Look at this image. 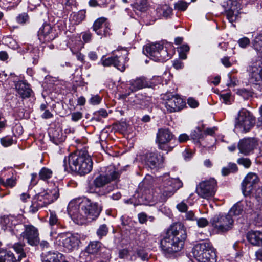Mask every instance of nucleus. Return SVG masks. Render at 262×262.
Here are the masks:
<instances>
[{
  "label": "nucleus",
  "instance_id": "obj_1",
  "mask_svg": "<svg viewBox=\"0 0 262 262\" xmlns=\"http://www.w3.org/2000/svg\"><path fill=\"white\" fill-rule=\"evenodd\" d=\"M187 238L186 230L183 224L176 223L167 230L161 241V247L165 252L173 253L181 251Z\"/></svg>",
  "mask_w": 262,
  "mask_h": 262
},
{
  "label": "nucleus",
  "instance_id": "obj_2",
  "mask_svg": "<svg viewBox=\"0 0 262 262\" xmlns=\"http://www.w3.org/2000/svg\"><path fill=\"white\" fill-rule=\"evenodd\" d=\"M63 166L65 171H68L69 168L80 175H84L92 170L93 162L87 152L78 151L65 157Z\"/></svg>",
  "mask_w": 262,
  "mask_h": 262
},
{
  "label": "nucleus",
  "instance_id": "obj_3",
  "mask_svg": "<svg viewBox=\"0 0 262 262\" xmlns=\"http://www.w3.org/2000/svg\"><path fill=\"white\" fill-rule=\"evenodd\" d=\"M194 257L199 262H216V255L210 243L203 242L194 246L192 249Z\"/></svg>",
  "mask_w": 262,
  "mask_h": 262
},
{
  "label": "nucleus",
  "instance_id": "obj_4",
  "mask_svg": "<svg viewBox=\"0 0 262 262\" xmlns=\"http://www.w3.org/2000/svg\"><path fill=\"white\" fill-rule=\"evenodd\" d=\"M101 211V207L98 203H92L88 199H83L81 205L80 220L82 222L85 220L88 221L95 220L99 215Z\"/></svg>",
  "mask_w": 262,
  "mask_h": 262
},
{
  "label": "nucleus",
  "instance_id": "obj_5",
  "mask_svg": "<svg viewBox=\"0 0 262 262\" xmlns=\"http://www.w3.org/2000/svg\"><path fill=\"white\" fill-rule=\"evenodd\" d=\"M255 123V117L247 110L242 109L236 118L235 127L241 132H247L251 129Z\"/></svg>",
  "mask_w": 262,
  "mask_h": 262
},
{
  "label": "nucleus",
  "instance_id": "obj_6",
  "mask_svg": "<svg viewBox=\"0 0 262 262\" xmlns=\"http://www.w3.org/2000/svg\"><path fill=\"white\" fill-rule=\"evenodd\" d=\"M183 183L179 179L169 178L165 176L162 185L160 187V193L162 194V201L170 197L180 188L182 187Z\"/></svg>",
  "mask_w": 262,
  "mask_h": 262
},
{
  "label": "nucleus",
  "instance_id": "obj_7",
  "mask_svg": "<svg viewBox=\"0 0 262 262\" xmlns=\"http://www.w3.org/2000/svg\"><path fill=\"white\" fill-rule=\"evenodd\" d=\"M144 53L155 61H164L168 59L167 51L162 45L155 43L147 45L143 49Z\"/></svg>",
  "mask_w": 262,
  "mask_h": 262
},
{
  "label": "nucleus",
  "instance_id": "obj_8",
  "mask_svg": "<svg viewBox=\"0 0 262 262\" xmlns=\"http://www.w3.org/2000/svg\"><path fill=\"white\" fill-rule=\"evenodd\" d=\"M210 222L218 232L224 233L232 228L234 220L227 214L225 215H215L211 220Z\"/></svg>",
  "mask_w": 262,
  "mask_h": 262
},
{
  "label": "nucleus",
  "instance_id": "obj_9",
  "mask_svg": "<svg viewBox=\"0 0 262 262\" xmlns=\"http://www.w3.org/2000/svg\"><path fill=\"white\" fill-rule=\"evenodd\" d=\"M173 135L167 128H160L156 135V142L158 144V148L168 152L172 150L173 146L169 145L172 139Z\"/></svg>",
  "mask_w": 262,
  "mask_h": 262
},
{
  "label": "nucleus",
  "instance_id": "obj_10",
  "mask_svg": "<svg viewBox=\"0 0 262 262\" xmlns=\"http://www.w3.org/2000/svg\"><path fill=\"white\" fill-rule=\"evenodd\" d=\"M216 182L214 179L201 182L196 187V192L201 198L209 199L213 197L216 190Z\"/></svg>",
  "mask_w": 262,
  "mask_h": 262
},
{
  "label": "nucleus",
  "instance_id": "obj_11",
  "mask_svg": "<svg viewBox=\"0 0 262 262\" xmlns=\"http://www.w3.org/2000/svg\"><path fill=\"white\" fill-rule=\"evenodd\" d=\"M24 231L20 234V237L27 240L31 246H37L39 243V232L37 228L30 224L24 225Z\"/></svg>",
  "mask_w": 262,
  "mask_h": 262
},
{
  "label": "nucleus",
  "instance_id": "obj_12",
  "mask_svg": "<svg viewBox=\"0 0 262 262\" xmlns=\"http://www.w3.org/2000/svg\"><path fill=\"white\" fill-rule=\"evenodd\" d=\"M259 181L258 176L254 173L250 172L246 176L242 182V192L245 196L252 194Z\"/></svg>",
  "mask_w": 262,
  "mask_h": 262
},
{
  "label": "nucleus",
  "instance_id": "obj_13",
  "mask_svg": "<svg viewBox=\"0 0 262 262\" xmlns=\"http://www.w3.org/2000/svg\"><path fill=\"white\" fill-rule=\"evenodd\" d=\"M56 242L59 245L71 251L78 247L80 241L75 236L67 233H61L56 237Z\"/></svg>",
  "mask_w": 262,
  "mask_h": 262
},
{
  "label": "nucleus",
  "instance_id": "obj_14",
  "mask_svg": "<svg viewBox=\"0 0 262 262\" xmlns=\"http://www.w3.org/2000/svg\"><path fill=\"white\" fill-rule=\"evenodd\" d=\"M120 173L115 170L110 171L108 173L100 174L93 181V184L96 188H101L118 179Z\"/></svg>",
  "mask_w": 262,
  "mask_h": 262
},
{
  "label": "nucleus",
  "instance_id": "obj_15",
  "mask_svg": "<svg viewBox=\"0 0 262 262\" xmlns=\"http://www.w3.org/2000/svg\"><path fill=\"white\" fill-rule=\"evenodd\" d=\"M185 102L178 95H171L167 96L165 102V107L169 113L175 112L182 109Z\"/></svg>",
  "mask_w": 262,
  "mask_h": 262
},
{
  "label": "nucleus",
  "instance_id": "obj_16",
  "mask_svg": "<svg viewBox=\"0 0 262 262\" xmlns=\"http://www.w3.org/2000/svg\"><path fill=\"white\" fill-rule=\"evenodd\" d=\"M39 40L45 43L54 40L57 36L56 31L49 24H45L38 32Z\"/></svg>",
  "mask_w": 262,
  "mask_h": 262
},
{
  "label": "nucleus",
  "instance_id": "obj_17",
  "mask_svg": "<svg viewBox=\"0 0 262 262\" xmlns=\"http://www.w3.org/2000/svg\"><path fill=\"white\" fill-rule=\"evenodd\" d=\"M146 164L151 168L159 167L163 163V156L157 152L147 153L145 156Z\"/></svg>",
  "mask_w": 262,
  "mask_h": 262
},
{
  "label": "nucleus",
  "instance_id": "obj_18",
  "mask_svg": "<svg viewBox=\"0 0 262 262\" xmlns=\"http://www.w3.org/2000/svg\"><path fill=\"white\" fill-rule=\"evenodd\" d=\"M51 201V200H50V199L46 198L44 192L36 195L33 200L30 211L32 213L36 212L39 208L49 205Z\"/></svg>",
  "mask_w": 262,
  "mask_h": 262
},
{
  "label": "nucleus",
  "instance_id": "obj_19",
  "mask_svg": "<svg viewBox=\"0 0 262 262\" xmlns=\"http://www.w3.org/2000/svg\"><path fill=\"white\" fill-rule=\"evenodd\" d=\"M257 145V141L254 138H247L241 140L238 144V148L241 153L248 155Z\"/></svg>",
  "mask_w": 262,
  "mask_h": 262
},
{
  "label": "nucleus",
  "instance_id": "obj_20",
  "mask_svg": "<svg viewBox=\"0 0 262 262\" xmlns=\"http://www.w3.org/2000/svg\"><path fill=\"white\" fill-rule=\"evenodd\" d=\"M83 202V199L80 198L72 200L68 206L69 214L74 219L80 220L81 211V205Z\"/></svg>",
  "mask_w": 262,
  "mask_h": 262
},
{
  "label": "nucleus",
  "instance_id": "obj_21",
  "mask_svg": "<svg viewBox=\"0 0 262 262\" xmlns=\"http://www.w3.org/2000/svg\"><path fill=\"white\" fill-rule=\"evenodd\" d=\"M129 89L132 92H135L145 88L151 86L150 83L146 81L144 77H139L130 80L129 81Z\"/></svg>",
  "mask_w": 262,
  "mask_h": 262
},
{
  "label": "nucleus",
  "instance_id": "obj_22",
  "mask_svg": "<svg viewBox=\"0 0 262 262\" xmlns=\"http://www.w3.org/2000/svg\"><path fill=\"white\" fill-rule=\"evenodd\" d=\"M15 89L17 93L23 98H28L32 92L31 89L25 82L19 81L15 84Z\"/></svg>",
  "mask_w": 262,
  "mask_h": 262
},
{
  "label": "nucleus",
  "instance_id": "obj_23",
  "mask_svg": "<svg viewBox=\"0 0 262 262\" xmlns=\"http://www.w3.org/2000/svg\"><path fill=\"white\" fill-rule=\"evenodd\" d=\"M247 239L254 246H261L262 232L259 231H250L247 234Z\"/></svg>",
  "mask_w": 262,
  "mask_h": 262
},
{
  "label": "nucleus",
  "instance_id": "obj_24",
  "mask_svg": "<svg viewBox=\"0 0 262 262\" xmlns=\"http://www.w3.org/2000/svg\"><path fill=\"white\" fill-rule=\"evenodd\" d=\"M120 57L121 56H118L117 55L115 57H108L104 59H103V57L101 59L102 64L104 67H110L111 65H113L118 70L123 72L125 69V65H124L123 64H119L117 63V62H119L118 58Z\"/></svg>",
  "mask_w": 262,
  "mask_h": 262
},
{
  "label": "nucleus",
  "instance_id": "obj_25",
  "mask_svg": "<svg viewBox=\"0 0 262 262\" xmlns=\"http://www.w3.org/2000/svg\"><path fill=\"white\" fill-rule=\"evenodd\" d=\"M250 79L252 82L256 83L262 82V67L252 66L249 68Z\"/></svg>",
  "mask_w": 262,
  "mask_h": 262
},
{
  "label": "nucleus",
  "instance_id": "obj_26",
  "mask_svg": "<svg viewBox=\"0 0 262 262\" xmlns=\"http://www.w3.org/2000/svg\"><path fill=\"white\" fill-rule=\"evenodd\" d=\"M42 262H59V257L57 253L46 252L41 254Z\"/></svg>",
  "mask_w": 262,
  "mask_h": 262
},
{
  "label": "nucleus",
  "instance_id": "obj_27",
  "mask_svg": "<svg viewBox=\"0 0 262 262\" xmlns=\"http://www.w3.org/2000/svg\"><path fill=\"white\" fill-rule=\"evenodd\" d=\"M46 198L51 200L50 204L56 200L59 196V189L57 186H54V188L47 190L45 192Z\"/></svg>",
  "mask_w": 262,
  "mask_h": 262
},
{
  "label": "nucleus",
  "instance_id": "obj_28",
  "mask_svg": "<svg viewBox=\"0 0 262 262\" xmlns=\"http://www.w3.org/2000/svg\"><path fill=\"white\" fill-rule=\"evenodd\" d=\"M106 19L104 17H100L98 18L93 24V30L98 35H102V31L101 30L106 23Z\"/></svg>",
  "mask_w": 262,
  "mask_h": 262
},
{
  "label": "nucleus",
  "instance_id": "obj_29",
  "mask_svg": "<svg viewBox=\"0 0 262 262\" xmlns=\"http://www.w3.org/2000/svg\"><path fill=\"white\" fill-rule=\"evenodd\" d=\"M101 243L98 241L91 242L86 247L85 252L88 254H95L100 249Z\"/></svg>",
  "mask_w": 262,
  "mask_h": 262
},
{
  "label": "nucleus",
  "instance_id": "obj_30",
  "mask_svg": "<svg viewBox=\"0 0 262 262\" xmlns=\"http://www.w3.org/2000/svg\"><path fill=\"white\" fill-rule=\"evenodd\" d=\"M239 14V10L235 7H231L226 11V15L228 19L231 23L235 21Z\"/></svg>",
  "mask_w": 262,
  "mask_h": 262
},
{
  "label": "nucleus",
  "instance_id": "obj_31",
  "mask_svg": "<svg viewBox=\"0 0 262 262\" xmlns=\"http://www.w3.org/2000/svg\"><path fill=\"white\" fill-rule=\"evenodd\" d=\"M157 11L163 17L168 18L172 14V9L169 6L165 5L158 7L157 9Z\"/></svg>",
  "mask_w": 262,
  "mask_h": 262
},
{
  "label": "nucleus",
  "instance_id": "obj_32",
  "mask_svg": "<svg viewBox=\"0 0 262 262\" xmlns=\"http://www.w3.org/2000/svg\"><path fill=\"white\" fill-rule=\"evenodd\" d=\"M132 6L135 10L140 12H145L148 9L147 0H137Z\"/></svg>",
  "mask_w": 262,
  "mask_h": 262
},
{
  "label": "nucleus",
  "instance_id": "obj_33",
  "mask_svg": "<svg viewBox=\"0 0 262 262\" xmlns=\"http://www.w3.org/2000/svg\"><path fill=\"white\" fill-rule=\"evenodd\" d=\"M16 259L10 251L1 250V262H15Z\"/></svg>",
  "mask_w": 262,
  "mask_h": 262
},
{
  "label": "nucleus",
  "instance_id": "obj_34",
  "mask_svg": "<svg viewBox=\"0 0 262 262\" xmlns=\"http://www.w3.org/2000/svg\"><path fill=\"white\" fill-rule=\"evenodd\" d=\"M252 43L256 51L262 53V34H260L256 36Z\"/></svg>",
  "mask_w": 262,
  "mask_h": 262
},
{
  "label": "nucleus",
  "instance_id": "obj_35",
  "mask_svg": "<svg viewBox=\"0 0 262 262\" xmlns=\"http://www.w3.org/2000/svg\"><path fill=\"white\" fill-rule=\"evenodd\" d=\"M25 246V244L21 243H17L13 245L14 250L20 255L18 257V260H20L23 258L26 257V253L24 252L23 248Z\"/></svg>",
  "mask_w": 262,
  "mask_h": 262
},
{
  "label": "nucleus",
  "instance_id": "obj_36",
  "mask_svg": "<svg viewBox=\"0 0 262 262\" xmlns=\"http://www.w3.org/2000/svg\"><path fill=\"white\" fill-rule=\"evenodd\" d=\"M52 174L53 172L51 169L43 167L39 173V176L40 179L46 181L51 178Z\"/></svg>",
  "mask_w": 262,
  "mask_h": 262
},
{
  "label": "nucleus",
  "instance_id": "obj_37",
  "mask_svg": "<svg viewBox=\"0 0 262 262\" xmlns=\"http://www.w3.org/2000/svg\"><path fill=\"white\" fill-rule=\"evenodd\" d=\"M243 211V206L239 204H236L231 208L228 214L232 217L233 215L236 216L242 214Z\"/></svg>",
  "mask_w": 262,
  "mask_h": 262
},
{
  "label": "nucleus",
  "instance_id": "obj_38",
  "mask_svg": "<svg viewBox=\"0 0 262 262\" xmlns=\"http://www.w3.org/2000/svg\"><path fill=\"white\" fill-rule=\"evenodd\" d=\"M1 224H3L4 227H3V229L4 230H12L13 225L12 220L9 216H4L3 218L1 219Z\"/></svg>",
  "mask_w": 262,
  "mask_h": 262
},
{
  "label": "nucleus",
  "instance_id": "obj_39",
  "mask_svg": "<svg viewBox=\"0 0 262 262\" xmlns=\"http://www.w3.org/2000/svg\"><path fill=\"white\" fill-rule=\"evenodd\" d=\"M85 12L83 11H79L78 13H74L71 18L75 24H79L85 18Z\"/></svg>",
  "mask_w": 262,
  "mask_h": 262
},
{
  "label": "nucleus",
  "instance_id": "obj_40",
  "mask_svg": "<svg viewBox=\"0 0 262 262\" xmlns=\"http://www.w3.org/2000/svg\"><path fill=\"white\" fill-rule=\"evenodd\" d=\"M108 229L105 224L101 225L97 231V234L100 238L106 236L108 233Z\"/></svg>",
  "mask_w": 262,
  "mask_h": 262
},
{
  "label": "nucleus",
  "instance_id": "obj_41",
  "mask_svg": "<svg viewBox=\"0 0 262 262\" xmlns=\"http://www.w3.org/2000/svg\"><path fill=\"white\" fill-rule=\"evenodd\" d=\"M50 134H51V133L50 132ZM51 136L52 137L56 143L57 142H62L64 140V137L57 130H55L52 132Z\"/></svg>",
  "mask_w": 262,
  "mask_h": 262
},
{
  "label": "nucleus",
  "instance_id": "obj_42",
  "mask_svg": "<svg viewBox=\"0 0 262 262\" xmlns=\"http://www.w3.org/2000/svg\"><path fill=\"white\" fill-rule=\"evenodd\" d=\"M16 179L13 177L7 179L6 182L1 180V184L6 187H12L16 184Z\"/></svg>",
  "mask_w": 262,
  "mask_h": 262
},
{
  "label": "nucleus",
  "instance_id": "obj_43",
  "mask_svg": "<svg viewBox=\"0 0 262 262\" xmlns=\"http://www.w3.org/2000/svg\"><path fill=\"white\" fill-rule=\"evenodd\" d=\"M13 143V140L12 137L6 136L1 138V144L4 147H8L11 145Z\"/></svg>",
  "mask_w": 262,
  "mask_h": 262
},
{
  "label": "nucleus",
  "instance_id": "obj_44",
  "mask_svg": "<svg viewBox=\"0 0 262 262\" xmlns=\"http://www.w3.org/2000/svg\"><path fill=\"white\" fill-rule=\"evenodd\" d=\"M191 137L193 140H198L202 138V129L200 127H198L196 130L191 133Z\"/></svg>",
  "mask_w": 262,
  "mask_h": 262
},
{
  "label": "nucleus",
  "instance_id": "obj_45",
  "mask_svg": "<svg viewBox=\"0 0 262 262\" xmlns=\"http://www.w3.org/2000/svg\"><path fill=\"white\" fill-rule=\"evenodd\" d=\"M237 163L239 165L244 166L245 168H249L251 164L250 160L247 158H241L238 159Z\"/></svg>",
  "mask_w": 262,
  "mask_h": 262
},
{
  "label": "nucleus",
  "instance_id": "obj_46",
  "mask_svg": "<svg viewBox=\"0 0 262 262\" xmlns=\"http://www.w3.org/2000/svg\"><path fill=\"white\" fill-rule=\"evenodd\" d=\"M187 7V3L184 1H180L174 4V8L181 11H185Z\"/></svg>",
  "mask_w": 262,
  "mask_h": 262
},
{
  "label": "nucleus",
  "instance_id": "obj_47",
  "mask_svg": "<svg viewBox=\"0 0 262 262\" xmlns=\"http://www.w3.org/2000/svg\"><path fill=\"white\" fill-rule=\"evenodd\" d=\"M58 218L54 212H51L49 218V224L51 226L56 225L58 222Z\"/></svg>",
  "mask_w": 262,
  "mask_h": 262
},
{
  "label": "nucleus",
  "instance_id": "obj_48",
  "mask_svg": "<svg viewBox=\"0 0 262 262\" xmlns=\"http://www.w3.org/2000/svg\"><path fill=\"white\" fill-rule=\"evenodd\" d=\"M28 19V16L27 14L24 13L23 14H20L16 18L17 21L20 24H24L25 23Z\"/></svg>",
  "mask_w": 262,
  "mask_h": 262
},
{
  "label": "nucleus",
  "instance_id": "obj_49",
  "mask_svg": "<svg viewBox=\"0 0 262 262\" xmlns=\"http://www.w3.org/2000/svg\"><path fill=\"white\" fill-rule=\"evenodd\" d=\"M238 43L241 47L245 48L250 43V40L247 37H244L238 40Z\"/></svg>",
  "mask_w": 262,
  "mask_h": 262
},
{
  "label": "nucleus",
  "instance_id": "obj_50",
  "mask_svg": "<svg viewBox=\"0 0 262 262\" xmlns=\"http://www.w3.org/2000/svg\"><path fill=\"white\" fill-rule=\"evenodd\" d=\"M208 221L205 218H200L197 220V224L199 227H205L208 225Z\"/></svg>",
  "mask_w": 262,
  "mask_h": 262
},
{
  "label": "nucleus",
  "instance_id": "obj_51",
  "mask_svg": "<svg viewBox=\"0 0 262 262\" xmlns=\"http://www.w3.org/2000/svg\"><path fill=\"white\" fill-rule=\"evenodd\" d=\"M101 100V98L98 95H95L91 97L90 102L93 105H97L100 103Z\"/></svg>",
  "mask_w": 262,
  "mask_h": 262
},
{
  "label": "nucleus",
  "instance_id": "obj_52",
  "mask_svg": "<svg viewBox=\"0 0 262 262\" xmlns=\"http://www.w3.org/2000/svg\"><path fill=\"white\" fill-rule=\"evenodd\" d=\"M187 103L188 105L192 108H195L198 105L199 103L198 102L193 99V98H189L187 100Z\"/></svg>",
  "mask_w": 262,
  "mask_h": 262
},
{
  "label": "nucleus",
  "instance_id": "obj_53",
  "mask_svg": "<svg viewBox=\"0 0 262 262\" xmlns=\"http://www.w3.org/2000/svg\"><path fill=\"white\" fill-rule=\"evenodd\" d=\"M82 117V114L80 112H75L72 114V119L74 121H77Z\"/></svg>",
  "mask_w": 262,
  "mask_h": 262
},
{
  "label": "nucleus",
  "instance_id": "obj_54",
  "mask_svg": "<svg viewBox=\"0 0 262 262\" xmlns=\"http://www.w3.org/2000/svg\"><path fill=\"white\" fill-rule=\"evenodd\" d=\"M177 207L181 212H185L187 210L188 208L187 205L183 202H181L178 204Z\"/></svg>",
  "mask_w": 262,
  "mask_h": 262
},
{
  "label": "nucleus",
  "instance_id": "obj_55",
  "mask_svg": "<svg viewBox=\"0 0 262 262\" xmlns=\"http://www.w3.org/2000/svg\"><path fill=\"white\" fill-rule=\"evenodd\" d=\"M128 250L127 249H124L119 251V257L120 258H124L128 255Z\"/></svg>",
  "mask_w": 262,
  "mask_h": 262
},
{
  "label": "nucleus",
  "instance_id": "obj_56",
  "mask_svg": "<svg viewBox=\"0 0 262 262\" xmlns=\"http://www.w3.org/2000/svg\"><path fill=\"white\" fill-rule=\"evenodd\" d=\"M221 61L223 64L227 68L231 66V63L229 61V58L228 57H224V58L221 59Z\"/></svg>",
  "mask_w": 262,
  "mask_h": 262
},
{
  "label": "nucleus",
  "instance_id": "obj_57",
  "mask_svg": "<svg viewBox=\"0 0 262 262\" xmlns=\"http://www.w3.org/2000/svg\"><path fill=\"white\" fill-rule=\"evenodd\" d=\"M189 140V136L186 134H181L178 140L180 143H183Z\"/></svg>",
  "mask_w": 262,
  "mask_h": 262
},
{
  "label": "nucleus",
  "instance_id": "obj_58",
  "mask_svg": "<svg viewBox=\"0 0 262 262\" xmlns=\"http://www.w3.org/2000/svg\"><path fill=\"white\" fill-rule=\"evenodd\" d=\"M137 255L140 257L142 260H145L147 258L148 255L142 250H138L137 251Z\"/></svg>",
  "mask_w": 262,
  "mask_h": 262
},
{
  "label": "nucleus",
  "instance_id": "obj_59",
  "mask_svg": "<svg viewBox=\"0 0 262 262\" xmlns=\"http://www.w3.org/2000/svg\"><path fill=\"white\" fill-rule=\"evenodd\" d=\"M138 219L140 223L143 224L147 221V215L144 213L138 214Z\"/></svg>",
  "mask_w": 262,
  "mask_h": 262
},
{
  "label": "nucleus",
  "instance_id": "obj_60",
  "mask_svg": "<svg viewBox=\"0 0 262 262\" xmlns=\"http://www.w3.org/2000/svg\"><path fill=\"white\" fill-rule=\"evenodd\" d=\"M186 218L188 220L193 221L195 220V216L193 211H190L186 213Z\"/></svg>",
  "mask_w": 262,
  "mask_h": 262
},
{
  "label": "nucleus",
  "instance_id": "obj_61",
  "mask_svg": "<svg viewBox=\"0 0 262 262\" xmlns=\"http://www.w3.org/2000/svg\"><path fill=\"white\" fill-rule=\"evenodd\" d=\"M53 116L52 113L48 110H45L42 115V117L45 119L50 118Z\"/></svg>",
  "mask_w": 262,
  "mask_h": 262
},
{
  "label": "nucleus",
  "instance_id": "obj_62",
  "mask_svg": "<svg viewBox=\"0 0 262 262\" xmlns=\"http://www.w3.org/2000/svg\"><path fill=\"white\" fill-rule=\"evenodd\" d=\"M216 130V128L215 127H213V128H207L205 130V134L206 135H213V134L215 133V131Z\"/></svg>",
  "mask_w": 262,
  "mask_h": 262
},
{
  "label": "nucleus",
  "instance_id": "obj_63",
  "mask_svg": "<svg viewBox=\"0 0 262 262\" xmlns=\"http://www.w3.org/2000/svg\"><path fill=\"white\" fill-rule=\"evenodd\" d=\"M173 67L177 69H181L183 67V63L179 60H174L173 62Z\"/></svg>",
  "mask_w": 262,
  "mask_h": 262
},
{
  "label": "nucleus",
  "instance_id": "obj_64",
  "mask_svg": "<svg viewBox=\"0 0 262 262\" xmlns=\"http://www.w3.org/2000/svg\"><path fill=\"white\" fill-rule=\"evenodd\" d=\"M88 56L92 60H95L97 59V53L94 51L90 52L88 54Z\"/></svg>",
  "mask_w": 262,
  "mask_h": 262
}]
</instances>
